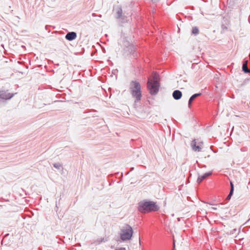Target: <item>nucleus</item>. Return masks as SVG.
<instances>
[{
    "instance_id": "1",
    "label": "nucleus",
    "mask_w": 250,
    "mask_h": 250,
    "mask_svg": "<svg viewBox=\"0 0 250 250\" xmlns=\"http://www.w3.org/2000/svg\"><path fill=\"white\" fill-rule=\"evenodd\" d=\"M138 209L142 213H146L157 211L159 209V207L154 202L143 200L138 203Z\"/></svg>"
},
{
    "instance_id": "2",
    "label": "nucleus",
    "mask_w": 250,
    "mask_h": 250,
    "mask_svg": "<svg viewBox=\"0 0 250 250\" xmlns=\"http://www.w3.org/2000/svg\"><path fill=\"white\" fill-rule=\"evenodd\" d=\"M130 90L131 95L135 99V103L141 100L142 93L141 91V85L140 83L136 81H132L130 83Z\"/></svg>"
},
{
    "instance_id": "3",
    "label": "nucleus",
    "mask_w": 250,
    "mask_h": 250,
    "mask_svg": "<svg viewBox=\"0 0 250 250\" xmlns=\"http://www.w3.org/2000/svg\"><path fill=\"white\" fill-rule=\"evenodd\" d=\"M159 80V76L157 74L153 76L152 80H148L147 87L151 94H156L158 93L160 86Z\"/></svg>"
},
{
    "instance_id": "4",
    "label": "nucleus",
    "mask_w": 250,
    "mask_h": 250,
    "mask_svg": "<svg viewBox=\"0 0 250 250\" xmlns=\"http://www.w3.org/2000/svg\"><path fill=\"white\" fill-rule=\"evenodd\" d=\"M133 234V230L132 227L129 225H125L123 226L120 230V237L123 241L130 240Z\"/></svg>"
},
{
    "instance_id": "5",
    "label": "nucleus",
    "mask_w": 250,
    "mask_h": 250,
    "mask_svg": "<svg viewBox=\"0 0 250 250\" xmlns=\"http://www.w3.org/2000/svg\"><path fill=\"white\" fill-rule=\"evenodd\" d=\"M123 45L124 47V50L128 54L132 55L133 57L136 56L135 46L126 40H124Z\"/></svg>"
},
{
    "instance_id": "6",
    "label": "nucleus",
    "mask_w": 250,
    "mask_h": 250,
    "mask_svg": "<svg viewBox=\"0 0 250 250\" xmlns=\"http://www.w3.org/2000/svg\"><path fill=\"white\" fill-rule=\"evenodd\" d=\"M192 150L194 151H201L203 147V143H197L195 140H193L190 144Z\"/></svg>"
},
{
    "instance_id": "7",
    "label": "nucleus",
    "mask_w": 250,
    "mask_h": 250,
    "mask_svg": "<svg viewBox=\"0 0 250 250\" xmlns=\"http://www.w3.org/2000/svg\"><path fill=\"white\" fill-rule=\"evenodd\" d=\"M13 96V94L7 93L6 91H0V98L8 100L11 99Z\"/></svg>"
},
{
    "instance_id": "8",
    "label": "nucleus",
    "mask_w": 250,
    "mask_h": 250,
    "mask_svg": "<svg viewBox=\"0 0 250 250\" xmlns=\"http://www.w3.org/2000/svg\"><path fill=\"white\" fill-rule=\"evenodd\" d=\"M77 37V34L74 32L68 33L65 36V39L68 41H72L75 40Z\"/></svg>"
},
{
    "instance_id": "9",
    "label": "nucleus",
    "mask_w": 250,
    "mask_h": 250,
    "mask_svg": "<svg viewBox=\"0 0 250 250\" xmlns=\"http://www.w3.org/2000/svg\"><path fill=\"white\" fill-rule=\"evenodd\" d=\"M172 96L174 99L177 100H179L181 98V97L182 96V92L180 90H176L173 91Z\"/></svg>"
},
{
    "instance_id": "10",
    "label": "nucleus",
    "mask_w": 250,
    "mask_h": 250,
    "mask_svg": "<svg viewBox=\"0 0 250 250\" xmlns=\"http://www.w3.org/2000/svg\"><path fill=\"white\" fill-rule=\"evenodd\" d=\"M212 174V172H208L207 173H205L202 176H199L197 182L198 183H200L203 180L206 179L207 177L211 175Z\"/></svg>"
},
{
    "instance_id": "11",
    "label": "nucleus",
    "mask_w": 250,
    "mask_h": 250,
    "mask_svg": "<svg viewBox=\"0 0 250 250\" xmlns=\"http://www.w3.org/2000/svg\"><path fill=\"white\" fill-rule=\"evenodd\" d=\"M201 95V93H197V94H195L193 95L192 96H191L190 97V98L189 99L188 103V107H190L191 104V103H192V101L196 98H197V97L200 96Z\"/></svg>"
},
{
    "instance_id": "12",
    "label": "nucleus",
    "mask_w": 250,
    "mask_h": 250,
    "mask_svg": "<svg viewBox=\"0 0 250 250\" xmlns=\"http://www.w3.org/2000/svg\"><path fill=\"white\" fill-rule=\"evenodd\" d=\"M242 69H243V71L246 73L250 72V70L249 69H248V68L247 67V61L245 62L243 64Z\"/></svg>"
},
{
    "instance_id": "13",
    "label": "nucleus",
    "mask_w": 250,
    "mask_h": 250,
    "mask_svg": "<svg viewBox=\"0 0 250 250\" xmlns=\"http://www.w3.org/2000/svg\"><path fill=\"white\" fill-rule=\"evenodd\" d=\"M122 10L121 8H119L117 11V18H120L122 16Z\"/></svg>"
},
{
    "instance_id": "14",
    "label": "nucleus",
    "mask_w": 250,
    "mask_h": 250,
    "mask_svg": "<svg viewBox=\"0 0 250 250\" xmlns=\"http://www.w3.org/2000/svg\"><path fill=\"white\" fill-rule=\"evenodd\" d=\"M192 33L194 35H197L199 33V30L197 27H194L192 28Z\"/></svg>"
},
{
    "instance_id": "15",
    "label": "nucleus",
    "mask_w": 250,
    "mask_h": 250,
    "mask_svg": "<svg viewBox=\"0 0 250 250\" xmlns=\"http://www.w3.org/2000/svg\"><path fill=\"white\" fill-rule=\"evenodd\" d=\"M53 166L58 169H60L62 167V165L59 163L54 164Z\"/></svg>"
},
{
    "instance_id": "16",
    "label": "nucleus",
    "mask_w": 250,
    "mask_h": 250,
    "mask_svg": "<svg viewBox=\"0 0 250 250\" xmlns=\"http://www.w3.org/2000/svg\"><path fill=\"white\" fill-rule=\"evenodd\" d=\"M116 250H126L125 248H119L116 249Z\"/></svg>"
},
{
    "instance_id": "17",
    "label": "nucleus",
    "mask_w": 250,
    "mask_h": 250,
    "mask_svg": "<svg viewBox=\"0 0 250 250\" xmlns=\"http://www.w3.org/2000/svg\"><path fill=\"white\" fill-rule=\"evenodd\" d=\"M233 189H232V188H231L229 195L231 196V195L233 193Z\"/></svg>"
},
{
    "instance_id": "18",
    "label": "nucleus",
    "mask_w": 250,
    "mask_h": 250,
    "mask_svg": "<svg viewBox=\"0 0 250 250\" xmlns=\"http://www.w3.org/2000/svg\"><path fill=\"white\" fill-rule=\"evenodd\" d=\"M233 189H232V188H231L229 195L231 196V195L233 193Z\"/></svg>"
},
{
    "instance_id": "19",
    "label": "nucleus",
    "mask_w": 250,
    "mask_h": 250,
    "mask_svg": "<svg viewBox=\"0 0 250 250\" xmlns=\"http://www.w3.org/2000/svg\"><path fill=\"white\" fill-rule=\"evenodd\" d=\"M210 209L211 210H216L217 209V207H211Z\"/></svg>"
},
{
    "instance_id": "20",
    "label": "nucleus",
    "mask_w": 250,
    "mask_h": 250,
    "mask_svg": "<svg viewBox=\"0 0 250 250\" xmlns=\"http://www.w3.org/2000/svg\"><path fill=\"white\" fill-rule=\"evenodd\" d=\"M230 186H231V188H232V189H233V185L231 182H230Z\"/></svg>"
},
{
    "instance_id": "21",
    "label": "nucleus",
    "mask_w": 250,
    "mask_h": 250,
    "mask_svg": "<svg viewBox=\"0 0 250 250\" xmlns=\"http://www.w3.org/2000/svg\"><path fill=\"white\" fill-rule=\"evenodd\" d=\"M173 245H174V247L175 246V239L173 237Z\"/></svg>"
},
{
    "instance_id": "22",
    "label": "nucleus",
    "mask_w": 250,
    "mask_h": 250,
    "mask_svg": "<svg viewBox=\"0 0 250 250\" xmlns=\"http://www.w3.org/2000/svg\"><path fill=\"white\" fill-rule=\"evenodd\" d=\"M230 196H231V195H229H229H228V197H227V198L229 199V198H230Z\"/></svg>"
},
{
    "instance_id": "23",
    "label": "nucleus",
    "mask_w": 250,
    "mask_h": 250,
    "mask_svg": "<svg viewBox=\"0 0 250 250\" xmlns=\"http://www.w3.org/2000/svg\"><path fill=\"white\" fill-rule=\"evenodd\" d=\"M177 220H178V221H180V218H178L177 219Z\"/></svg>"
},
{
    "instance_id": "24",
    "label": "nucleus",
    "mask_w": 250,
    "mask_h": 250,
    "mask_svg": "<svg viewBox=\"0 0 250 250\" xmlns=\"http://www.w3.org/2000/svg\"><path fill=\"white\" fill-rule=\"evenodd\" d=\"M216 206H218V207H219V205L217 204V205H216Z\"/></svg>"
},
{
    "instance_id": "25",
    "label": "nucleus",
    "mask_w": 250,
    "mask_h": 250,
    "mask_svg": "<svg viewBox=\"0 0 250 250\" xmlns=\"http://www.w3.org/2000/svg\"><path fill=\"white\" fill-rule=\"evenodd\" d=\"M139 244H141L140 239L139 240Z\"/></svg>"
}]
</instances>
